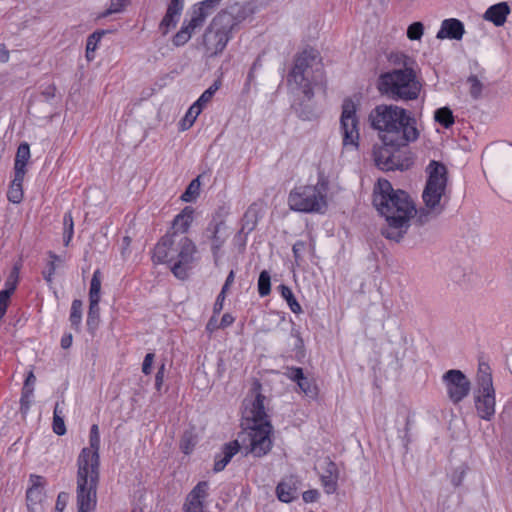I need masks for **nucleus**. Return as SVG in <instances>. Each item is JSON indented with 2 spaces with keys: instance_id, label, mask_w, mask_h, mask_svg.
Instances as JSON below:
<instances>
[{
  "instance_id": "1",
  "label": "nucleus",
  "mask_w": 512,
  "mask_h": 512,
  "mask_svg": "<svg viewBox=\"0 0 512 512\" xmlns=\"http://www.w3.org/2000/svg\"><path fill=\"white\" fill-rule=\"evenodd\" d=\"M426 173L427 181L422 193L424 207L419 210L407 192L393 189L386 179L378 180L373 191V205L386 219L387 225L381 229L386 239L400 242L410 227L412 217L425 224L444 211L448 201L447 168L440 162L431 161Z\"/></svg>"
},
{
  "instance_id": "2",
  "label": "nucleus",
  "mask_w": 512,
  "mask_h": 512,
  "mask_svg": "<svg viewBox=\"0 0 512 512\" xmlns=\"http://www.w3.org/2000/svg\"><path fill=\"white\" fill-rule=\"evenodd\" d=\"M369 121L384 144L406 146L419 137L416 119L397 105H377L370 112Z\"/></svg>"
},
{
  "instance_id": "3",
  "label": "nucleus",
  "mask_w": 512,
  "mask_h": 512,
  "mask_svg": "<svg viewBox=\"0 0 512 512\" xmlns=\"http://www.w3.org/2000/svg\"><path fill=\"white\" fill-rule=\"evenodd\" d=\"M254 398L245 400V417L251 421L243 439L247 454L262 457L272 449L273 427L265 410L266 397L261 394V384L256 381L252 387Z\"/></svg>"
},
{
  "instance_id": "4",
  "label": "nucleus",
  "mask_w": 512,
  "mask_h": 512,
  "mask_svg": "<svg viewBox=\"0 0 512 512\" xmlns=\"http://www.w3.org/2000/svg\"><path fill=\"white\" fill-rule=\"evenodd\" d=\"M89 444V447L82 449L77 459L78 512H91L97 505L100 436H89Z\"/></svg>"
},
{
  "instance_id": "5",
  "label": "nucleus",
  "mask_w": 512,
  "mask_h": 512,
  "mask_svg": "<svg viewBox=\"0 0 512 512\" xmlns=\"http://www.w3.org/2000/svg\"><path fill=\"white\" fill-rule=\"evenodd\" d=\"M196 251L195 243L188 236L167 233L156 244L152 260L155 264H169L174 276L184 280Z\"/></svg>"
},
{
  "instance_id": "6",
  "label": "nucleus",
  "mask_w": 512,
  "mask_h": 512,
  "mask_svg": "<svg viewBox=\"0 0 512 512\" xmlns=\"http://www.w3.org/2000/svg\"><path fill=\"white\" fill-rule=\"evenodd\" d=\"M323 70L317 51L304 50L295 59L288 74L287 85L290 91L307 100L314 96V87L323 84Z\"/></svg>"
},
{
  "instance_id": "7",
  "label": "nucleus",
  "mask_w": 512,
  "mask_h": 512,
  "mask_svg": "<svg viewBox=\"0 0 512 512\" xmlns=\"http://www.w3.org/2000/svg\"><path fill=\"white\" fill-rule=\"evenodd\" d=\"M377 88L394 101H413L419 97L422 83L416 69H392L379 76Z\"/></svg>"
},
{
  "instance_id": "8",
  "label": "nucleus",
  "mask_w": 512,
  "mask_h": 512,
  "mask_svg": "<svg viewBox=\"0 0 512 512\" xmlns=\"http://www.w3.org/2000/svg\"><path fill=\"white\" fill-rule=\"evenodd\" d=\"M290 209L304 213H320L327 207L326 187L322 184L295 187L288 196Z\"/></svg>"
},
{
  "instance_id": "9",
  "label": "nucleus",
  "mask_w": 512,
  "mask_h": 512,
  "mask_svg": "<svg viewBox=\"0 0 512 512\" xmlns=\"http://www.w3.org/2000/svg\"><path fill=\"white\" fill-rule=\"evenodd\" d=\"M477 390L475 392V407L480 418L491 420L495 414V389L492 381L491 368L481 362L476 376Z\"/></svg>"
},
{
  "instance_id": "10",
  "label": "nucleus",
  "mask_w": 512,
  "mask_h": 512,
  "mask_svg": "<svg viewBox=\"0 0 512 512\" xmlns=\"http://www.w3.org/2000/svg\"><path fill=\"white\" fill-rule=\"evenodd\" d=\"M357 108L354 101L347 98L342 103V112L340 117V131L343 139V146L348 148H358L359 145V120L357 117Z\"/></svg>"
},
{
  "instance_id": "11",
  "label": "nucleus",
  "mask_w": 512,
  "mask_h": 512,
  "mask_svg": "<svg viewBox=\"0 0 512 512\" xmlns=\"http://www.w3.org/2000/svg\"><path fill=\"white\" fill-rule=\"evenodd\" d=\"M251 13L245 4L235 2L221 10L212 20L210 27L222 33L232 35L234 29Z\"/></svg>"
},
{
  "instance_id": "12",
  "label": "nucleus",
  "mask_w": 512,
  "mask_h": 512,
  "mask_svg": "<svg viewBox=\"0 0 512 512\" xmlns=\"http://www.w3.org/2000/svg\"><path fill=\"white\" fill-rule=\"evenodd\" d=\"M401 146L392 144L375 145L373 148V158L376 166L384 171L406 170L409 167L408 160L402 159L399 151Z\"/></svg>"
},
{
  "instance_id": "13",
  "label": "nucleus",
  "mask_w": 512,
  "mask_h": 512,
  "mask_svg": "<svg viewBox=\"0 0 512 512\" xmlns=\"http://www.w3.org/2000/svg\"><path fill=\"white\" fill-rule=\"evenodd\" d=\"M442 380L447 395L454 404L460 403L469 395L471 382L462 371L457 369L448 370L443 374Z\"/></svg>"
},
{
  "instance_id": "14",
  "label": "nucleus",
  "mask_w": 512,
  "mask_h": 512,
  "mask_svg": "<svg viewBox=\"0 0 512 512\" xmlns=\"http://www.w3.org/2000/svg\"><path fill=\"white\" fill-rule=\"evenodd\" d=\"M230 236L224 221H211L204 231V237L209 241L215 261L220 258V252Z\"/></svg>"
},
{
  "instance_id": "15",
  "label": "nucleus",
  "mask_w": 512,
  "mask_h": 512,
  "mask_svg": "<svg viewBox=\"0 0 512 512\" xmlns=\"http://www.w3.org/2000/svg\"><path fill=\"white\" fill-rule=\"evenodd\" d=\"M209 489L208 481L198 482L186 496L183 510L185 512H203L209 496Z\"/></svg>"
},
{
  "instance_id": "16",
  "label": "nucleus",
  "mask_w": 512,
  "mask_h": 512,
  "mask_svg": "<svg viewBox=\"0 0 512 512\" xmlns=\"http://www.w3.org/2000/svg\"><path fill=\"white\" fill-rule=\"evenodd\" d=\"M285 375L291 381L296 382L300 391L308 398L315 399L318 396V388L315 381L306 377L302 368L287 367Z\"/></svg>"
},
{
  "instance_id": "17",
  "label": "nucleus",
  "mask_w": 512,
  "mask_h": 512,
  "mask_svg": "<svg viewBox=\"0 0 512 512\" xmlns=\"http://www.w3.org/2000/svg\"><path fill=\"white\" fill-rule=\"evenodd\" d=\"M232 35L222 33L209 26L204 35V46L209 56H216L223 52Z\"/></svg>"
},
{
  "instance_id": "18",
  "label": "nucleus",
  "mask_w": 512,
  "mask_h": 512,
  "mask_svg": "<svg viewBox=\"0 0 512 512\" xmlns=\"http://www.w3.org/2000/svg\"><path fill=\"white\" fill-rule=\"evenodd\" d=\"M184 8V0H170L167 11L159 24V30L162 35L175 28Z\"/></svg>"
},
{
  "instance_id": "19",
  "label": "nucleus",
  "mask_w": 512,
  "mask_h": 512,
  "mask_svg": "<svg viewBox=\"0 0 512 512\" xmlns=\"http://www.w3.org/2000/svg\"><path fill=\"white\" fill-rule=\"evenodd\" d=\"M463 23L455 18L445 19L441 23V27L437 32V39H454L461 40L464 35Z\"/></svg>"
},
{
  "instance_id": "20",
  "label": "nucleus",
  "mask_w": 512,
  "mask_h": 512,
  "mask_svg": "<svg viewBox=\"0 0 512 512\" xmlns=\"http://www.w3.org/2000/svg\"><path fill=\"white\" fill-rule=\"evenodd\" d=\"M325 470L320 476V480L324 490L327 494H333L337 490V481L339 478V471L337 465L327 459L325 461Z\"/></svg>"
},
{
  "instance_id": "21",
  "label": "nucleus",
  "mask_w": 512,
  "mask_h": 512,
  "mask_svg": "<svg viewBox=\"0 0 512 512\" xmlns=\"http://www.w3.org/2000/svg\"><path fill=\"white\" fill-rule=\"evenodd\" d=\"M194 209L190 206H186L178 215L175 216L172 227L169 233H182L186 235L192 221H193Z\"/></svg>"
},
{
  "instance_id": "22",
  "label": "nucleus",
  "mask_w": 512,
  "mask_h": 512,
  "mask_svg": "<svg viewBox=\"0 0 512 512\" xmlns=\"http://www.w3.org/2000/svg\"><path fill=\"white\" fill-rule=\"evenodd\" d=\"M510 13V8L506 2L490 6L485 14L484 19L492 22L495 26H502L506 22V18Z\"/></svg>"
},
{
  "instance_id": "23",
  "label": "nucleus",
  "mask_w": 512,
  "mask_h": 512,
  "mask_svg": "<svg viewBox=\"0 0 512 512\" xmlns=\"http://www.w3.org/2000/svg\"><path fill=\"white\" fill-rule=\"evenodd\" d=\"M240 445L237 440L225 444L222 452L215 457L214 471L220 472L224 470L226 465L231 461L232 457L239 451Z\"/></svg>"
},
{
  "instance_id": "24",
  "label": "nucleus",
  "mask_w": 512,
  "mask_h": 512,
  "mask_svg": "<svg viewBox=\"0 0 512 512\" xmlns=\"http://www.w3.org/2000/svg\"><path fill=\"white\" fill-rule=\"evenodd\" d=\"M260 218V209L257 204H251L243 215L239 234L247 236L256 228Z\"/></svg>"
},
{
  "instance_id": "25",
  "label": "nucleus",
  "mask_w": 512,
  "mask_h": 512,
  "mask_svg": "<svg viewBox=\"0 0 512 512\" xmlns=\"http://www.w3.org/2000/svg\"><path fill=\"white\" fill-rule=\"evenodd\" d=\"M277 498L285 503L291 502L296 497V486L292 478L282 480L276 487Z\"/></svg>"
},
{
  "instance_id": "26",
  "label": "nucleus",
  "mask_w": 512,
  "mask_h": 512,
  "mask_svg": "<svg viewBox=\"0 0 512 512\" xmlns=\"http://www.w3.org/2000/svg\"><path fill=\"white\" fill-rule=\"evenodd\" d=\"M30 159V147L28 143H21L16 152L14 173L15 174H26V165Z\"/></svg>"
},
{
  "instance_id": "27",
  "label": "nucleus",
  "mask_w": 512,
  "mask_h": 512,
  "mask_svg": "<svg viewBox=\"0 0 512 512\" xmlns=\"http://www.w3.org/2000/svg\"><path fill=\"white\" fill-rule=\"evenodd\" d=\"M25 174H15L14 179L12 180L8 192L7 198L10 202L14 204H18L23 199V181Z\"/></svg>"
},
{
  "instance_id": "28",
  "label": "nucleus",
  "mask_w": 512,
  "mask_h": 512,
  "mask_svg": "<svg viewBox=\"0 0 512 512\" xmlns=\"http://www.w3.org/2000/svg\"><path fill=\"white\" fill-rule=\"evenodd\" d=\"M45 495L43 489L36 487L28 488L26 492L27 507L30 512H40L42 508V501Z\"/></svg>"
},
{
  "instance_id": "29",
  "label": "nucleus",
  "mask_w": 512,
  "mask_h": 512,
  "mask_svg": "<svg viewBox=\"0 0 512 512\" xmlns=\"http://www.w3.org/2000/svg\"><path fill=\"white\" fill-rule=\"evenodd\" d=\"M388 59L395 66L394 69L417 68L416 61L404 53H391Z\"/></svg>"
},
{
  "instance_id": "30",
  "label": "nucleus",
  "mask_w": 512,
  "mask_h": 512,
  "mask_svg": "<svg viewBox=\"0 0 512 512\" xmlns=\"http://www.w3.org/2000/svg\"><path fill=\"white\" fill-rule=\"evenodd\" d=\"M100 321L99 302H89V311L87 315V328L93 334L98 328Z\"/></svg>"
},
{
  "instance_id": "31",
  "label": "nucleus",
  "mask_w": 512,
  "mask_h": 512,
  "mask_svg": "<svg viewBox=\"0 0 512 512\" xmlns=\"http://www.w3.org/2000/svg\"><path fill=\"white\" fill-rule=\"evenodd\" d=\"M101 299V272L100 270H95L89 289V302H100Z\"/></svg>"
},
{
  "instance_id": "32",
  "label": "nucleus",
  "mask_w": 512,
  "mask_h": 512,
  "mask_svg": "<svg viewBox=\"0 0 512 512\" xmlns=\"http://www.w3.org/2000/svg\"><path fill=\"white\" fill-rule=\"evenodd\" d=\"M279 290L281 296L287 301V304L292 312L299 314L302 312L301 305L296 300L292 290L286 285H280Z\"/></svg>"
},
{
  "instance_id": "33",
  "label": "nucleus",
  "mask_w": 512,
  "mask_h": 512,
  "mask_svg": "<svg viewBox=\"0 0 512 512\" xmlns=\"http://www.w3.org/2000/svg\"><path fill=\"white\" fill-rule=\"evenodd\" d=\"M208 16L209 15L206 14V12L203 9H201L199 5L195 4L192 7L191 18L187 24L190 26V28H193L195 30L196 28L203 26Z\"/></svg>"
},
{
  "instance_id": "34",
  "label": "nucleus",
  "mask_w": 512,
  "mask_h": 512,
  "mask_svg": "<svg viewBox=\"0 0 512 512\" xmlns=\"http://www.w3.org/2000/svg\"><path fill=\"white\" fill-rule=\"evenodd\" d=\"M434 119L445 128H449L454 124L453 113L448 107L437 109L434 114Z\"/></svg>"
},
{
  "instance_id": "35",
  "label": "nucleus",
  "mask_w": 512,
  "mask_h": 512,
  "mask_svg": "<svg viewBox=\"0 0 512 512\" xmlns=\"http://www.w3.org/2000/svg\"><path fill=\"white\" fill-rule=\"evenodd\" d=\"M82 306H83L82 301L79 299L73 300L72 305H71V312H70L69 320H70L71 326L76 330H79V328H80V324H81V320H82Z\"/></svg>"
},
{
  "instance_id": "36",
  "label": "nucleus",
  "mask_w": 512,
  "mask_h": 512,
  "mask_svg": "<svg viewBox=\"0 0 512 512\" xmlns=\"http://www.w3.org/2000/svg\"><path fill=\"white\" fill-rule=\"evenodd\" d=\"M193 32L194 29L184 22L181 29L173 37V44L177 47L183 46L190 40Z\"/></svg>"
},
{
  "instance_id": "37",
  "label": "nucleus",
  "mask_w": 512,
  "mask_h": 512,
  "mask_svg": "<svg viewBox=\"0 0 512 512\" xmlns=\"http://www.w3.org/2000/svg\"><path fill=\"white\" fill-rule=\"evenodd\" d=\"M63 241L68 246L74 234V222L71 212H66L63 217Z\"/></svg>"
},
{
  "instance_id": "38",
  "label": "nucleus",
  "mask_w": 512,
  "mask_h": 512,
  "mask_svg": "<svg viewBox=\"0 0 512 512\" xmlns=\"http://www.w3.org/2000/svg\"><path fill=\"white\" fill-rule=\"evenodd\" d=\"M104 31H96L92 33L86 42V58L91 61L94 58L93 53L97 49V45L100 42L102 36L104 35Z\"/></svg>"
},
{
  "instance_id": "39",
  "label": "nucleus",
  "mask_w": 512,
  "mask_h": 512,
  "mask_svg": "<svg viewBox=\"0 0 512 512\" xmlns=\"http://www.w3.org/2000/svg\"><path fill=\"white\" fill-rule=\"evenodd\" d=\"M258 292L259 295L264 297L271 292V277L268 271L263 270L258 278Z\"/></svg>"
},
{
  "instance_id": "40",
  "label": "nucleus",
  "mask_w": 512,
  "mask_h": 512,
  "mask_svg": "<svg viewBox=\"0 0 512 512\" xmlns=\"http://www.w3.org/2000/svg\"><path fill=\"white\" fill-rule=\"evenodd\" d=\"M467 83L469 84L470 96L475 100L479 99L482 96L483 83L478 79L476 75H470L467 78Z\"/></svg>"
},
{
  "instance_id": "41",
  "label": "nucleus",
  "mask_w": 512,
  "mask_h": 512,
  "mask_svg": "<svg viewBox=\"0 0 512 512\" xmlns=\"http://www.w3.org/2000/svg\"><path fill=\"white\" fill-rule=\"evenodd\" d=\"M200 181L196 178L190 182L185 192L181 195V199L185 202H191L199 195Z\"/></svg>"
},
{
  "instance_id": "42",
  "label": "nucleus",
  "mask_w": 512,
  "mask_h": 512,
  "mask_svg": "<svg viewBox=\"0 0 512 512\" xmlns=\"http://www.w3.org/2000/svg\"><path fill=\"white\" fill-rule=\"evenodd\" d=\"M19 280V267L15 265L8 278L5 281V289L3 291H8L10 295H12L17 287V283Z\"/></svg>"
},
{
  "instance_id": "43",
  "label": "nucleus",
  "mask_w": 512,
  "mask_h": 512,
  "mask_svg": "<svg viewBox=\"0 0 512 512\" xmlns=\"http://www.w3.org/2000/svg\"><path fill=\"white\" fill-rule=\"evenodd\" d=\"M49 257L51 258V261L48 263L47 268L43 271V277L48 283H52L56 270L55 262L60 261L61 259L53 252H49Z\"/></svg>"
},
{
  "instance_id": "44",
  "label": "nucleus",
  "mask_w": 512,
  "mask_h": 512,
  "mask_svg": "<svg viewBox=\"0 0 512 512\" xmlns=\"http://www.w3.org/2000/svg\"><path fill=\"white\" fill-rule=\"evenodd\" d=\"M129 0H110L109 8L102 14V17L109 16L114 13H120L128 5Z\"/></svg>"
},
{
  "instance_id": "45",
  "label": "nucleus",
  "mask_w": 512,
  "mask_h": 512,
  "mask_svg": "<svg viewBox=\"0 0 512 512\" xmlns=\"http://www.w3.org/2000/svg\"><path fill=\"white\" fill-rule=\"evenodd\" d=\"M34 388H23L20 399V410L23 413H27L30 409L31 398L33 396Z\"/></svg>"
},
{
  "instance_id": "46",
  "label": "nucleus",
  "mask_w": 512,
  "mask_h": 512,
  "mask_svg": "<svg viewBox=\"0 0 512 512\" xmlns=\"http://www.w3.org/2000/svg\"><path fill=\"white\" fill-rule=\"evenodd\" d=\"M424 26L421 22H414L407 29V37L410 40H420L423 36Z\"/></svg>"
},
{
  "instance_id": "47",
  "label": "nucleus",
  "mask_w": 512,
  "mask_h": 512,
  "mask_svg": "<svg viewBox=\"0 0 512 512\" xmlns=\"http://www.w3.org/2000/svg\"><path fill=\"white\" fill-rule=\"evenodd\" d=\"M53 431L59 436H62L66 433V427L64 423V419L62 415H56L53 417Z\"/></svg>"
},
{
  "instance_id": "48",
  "label": "nucleus",
  "mask_w": 512,
  "mask_h": 512,
  "mask_svg": "<svg viewBox=\"0 0 512 512\" xmlns=\"http://www.w3.org/2000/svg\"><path fill=\"white\" fill-rule=\"evenodd\" d=\"M221 1L222 0H203L197 5H199L201 9H203L206 12V14L211 15Z\"/></svg>"
},
{
  "instance_id": "49",
  "label": "nucleus",
  "mask_w": 512,
  "mask_h": 512,
  "mask_svg": "<svg viewBox=\"0 0 512 512\" xmlns=\"http://www.w3.org/2000/svg\"><path fill=\"white\" fill-rule=\"evenodd\" d=\"M10 297L11 295L8 293V291H0V320L6 313Z\"/></svg>"
},
{
  "instance_id": "50",
  "label": "nucleus",
  "mask_w": 512,
  "mask_h": 512,
  "mask_svg": "<svg viewBox=\"0 0 512 512\" xmlns=\"http://www.w3.org/2000/svg\"><path fill=\"white\" fill-rule=\"evenodd\" d=\"M201 109L193 104L185 114V118L188 121V125H193L198 115L201 113Z\"/></svg>"
},
{
  "instance_id": "51",
  "label": "nucleus",
  "mask_w": 512,
  "mask_h": 512,
  "mask_svg": "<svg viewBox=\"0 0 512 512\" xmlns=\"http://www.w3.org/2000/svg\"><path fill=\"white\" fill-rule=\"evenodd\" d=\"M305 249H306V244L303 241H297L293 245L292 252H293L294 258L297 262L302 259V255H303V252L305 251Z\"/></svg>"
},
{
  "instance_id": "52",
  "label": "nucleus",
  "mask_w": 512,
  "mask_h": 512,
  "mask_svg": "<svg viewBox=\"0 0 512 512\" xmlns=\"http://www.w3.org/2000/svg\"><path fill=\"white\" fill-rule=\"evenodd\" d=\"M68 499H69L68 493L60 492L58 494L57 500H56V506H55L56 510L59 512H62L67 505Z\"/></svg>"
},
{
  "instance_id": "53",
  "label": "nucleus",
  "mask_w": 512,
  "mask_h": 512,
  "mask_svg": "<svg viewBox=\"0 0 512 512\" xmlns=\"http://www.w3.org/2000/svg\"><path fill=\"white\" fill-rule=\"evenodd\" d=\"M153 360H154V354L153 353H147L145 358H144L143 364H142V372L145 375H148V374L151 373Z\"/></svg>"
},
{
  "instance_id": "54",
  "label": "nucleus",
  "mask_w": 512,
  "mask_h": 512,
  "mask_svg": "<svg viewBox=\"0 0 512 512\" xmlns=\"http://www.w3.org/2000/svg\"><path fill=\"white\" fill-rule=\"evenodd\" d=\"M164 375H165V364H162L159 368H158V371L156 373V376H155V388L160 391L161 390V387L163 385V382H164Z\"/></svg>"
},
{
  "instance_id": "55",
  "label": "nucleus",
  "mask_w": 512,
  "mask_h": 512,
  "mask_svg": "<svg viewBox=\"0 0 512 512\" xmlns=\"http://www.w3.org/2000/svg\"><path fill=\"white\" fill-rule=\"evenodd\" d=\"M319 495L320 494H319L318 490L311 489V490L305 491L303 493L302 497H303L304 502L311 503V502L317 501L319 498Z\"/></svg>"
},
{
  "instance_id": "56",
  "label": "nucleus",
  "mask_w": 512,
  "mask_h": 512,
  "mask_svg": "<svg viewBox=\"0 0 512 512\" xmlns=\"http://www.w3.org/2000/svg\"><path fill=\"white\" fill-rule=\"evenodd\" d=\"M211 99L212 96L210 95V92L207 93L206 91H204L194 104L202 110L205 107V105L208 102H210Z\"/></svg>"
},
{
  "instance_id": "57",
  "label": "nucleus",
  "mask_w": 512,
  "mask_h": 512,
  "mask_svg": "<svg viewBox=\"0 0 512 512\" xmlns=\"http://www.w3.org/2000/svg\"><path fill=\"white\" fill-rule=\"evenodd\" d=\"M193 446L194 443L191 441V438L185 435L181 440V450L183 453L189 454Z\"/></svg>"
},
{
  "instance_id": "58",
  "label": "nucleus",
  "mask_w": 512,
  "mask_h": 512,
  "mask_svg": "<svg viewBox=\"0 0 512 512\" xmlns=\"http://www.w3.org/2000/svg\"><path fill=\"white\" fill-rule=\"evenodd\" d=\"M218 328H221L220 327V323H218V320L216 318V314H214L210 320L208 321L207 325H206V330L209 331L210 333L214 332L215 330H217Z\"/></svg>"
},
{
  "instance_id": "59",
  "label": "nucleus",
  "mask_w": 512,
  "mask_h": 512,
  "mask_svg": "<svg viewBox=\"0 0 512 512\" xmlns=\"http://www.w3.org/2000/svg\"><path fill=\"white\" fill-rule=\"evenodd\" d=\"M30 483H31V487H36L38 489H43L44 479H43V477H41L39 475H31L30 476Z\"/></svg>"
},
{
  "instance_id": "60",
  "label": "nucleus",
  "mask_w": 512,
  "mask_h": 512,
  "mask_svg": "<svg viewBox=\"0 0 512 512\" xmlns=\"http://www.w3.org/2000/svg\"><path fill=\"white\" fill-rule=\"evenodd\" d=\"M224 300H225V296H223V295L217 296V299H216V301L214 303V307H213L214 314H219L220 311L223 309Z\"/></svg>"
},
{
  "instance_id": "61",
  "label": "nucleus",
  "mask_w": 512,
  "mask_h": 512,
  "mask_svg": "<svg viewBox=\"0 0 512 512\" xmlns=\"http://www.w3.org/2000/svg\"><path fill=\"white\" fill-rule=\"evenodd\" d=\"M56 87L54 85H48L43 91L42 95L46 100H50L55 96Z\"/></svg>"
},
{
  "instance_id": "62",
  "label": "nucleus",
  "mask_w": 512,
  "mask_h": 512,
  "mask_svg": "<svg viewBox=\"0 0 512 512\" xmlns=\"http://www.w3.org/2000/svg\"><path fill=\"white\" fill-rule=\"evenodd\" d=\"M234 322V317L229 314V313H226L222 316L221 318V321H220V327L221 328H225V327H228L230 326L232 323Z\"/></svg>"
},
{
  "instance_id": "63",
  "label": "nucleus",
  "mask_w": 512,
  "mask_h": 512,
  "mask_svg": "<svg viewBox=\"0 0 512 512\" xmlns=\"http://www.w3.org/2000/svg\"><path fill=\"white\" fill-rule=\"evenodd\" d=\"M36 381V377L32 371H30L25 379L23 388H33Z\"/></svg>"
},
{
  "instance_id": "64",
  "label": "nucleus",
  "mask_w": 512,
  "mask_h": 512,
  "mask_svg": "<svg viewBox=\"0 0 512 512\" xmlns=\"http://www.w3.org/2000/svg\"><path fill=\"white\" fill-rule=\"evenodd\" d=\"M9 60V51L4 44H0V62L6 63Z\"/></svg>"
}]
</instances>
